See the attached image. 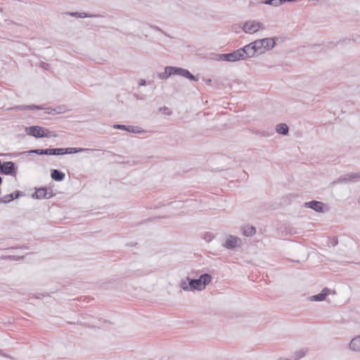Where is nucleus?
<instances>
[{
  "mask_svg": "<svg viewBox=\"0 0 360 360\" xmlns=\"http://www.w3.org/2000/svg\"><path fill=\"white\" fill-rule=\"evenodd\" d=\"M172 75H180L192 82H198L199 80L198 76L193 75L188 70L174 66H166L165 72L158 73V77L160 79L165 80Z\"/></svg>",
  "mask_w": 360,
  "mask_h": 360,
  "instance_id": "1",
  "label": "nucleus"
},
{
  "mask_svg": "<svg viewBox=\"0 0 360 360\" xmlns=\"http://www.w3.org/2000/svg\"><path fill=\"white\" fill-rule=\"evenodd\" d=\"M186 280L189 281L191 291H201L204 290L206 285L211 282L212 276L210 274L205 273L200 275L198 278H191L188 276H187Z\"/></svg>",
  "mask_w": 360,
  "mask_h": 360,
  "instance_id": "2",
  "label": "nucleus"
},
{
  "mask_svg": "<svg viewBox=\"0 0 360 360\" xmlns=\"http://www.w3.org/2000/svg\"><path fill=\"white\" fill-rule=\"evenodd\" d=\"M25 132L27 135L37 139L51 138L56 136V134L53 131H51L46 128H44L38 125L27 127L25 128Z\"/></svg>",
  "mask_w": 360,
  "mask_h": 360,
  "instance_id": "3",
  "label": "nucleus"
},
{
  "mask_svg": "<svg viewBox=\"0 0 360 360\" xmlns=\"http://www.w3.org/2000/svg\"><path fill=\"white\" fill-rule=\"evenodd\" d=\"M25 154H36L39 155H60V148H37L32 149L27 151L8 153L7 155L13 158L18 157Z\"/></svg>",
  "mask_w": 360,
  "mask_h": 360,
  "instance_id": "4",
  "label": "nucleus"
},
{
  "mask_svg": "<svg viewBox=\"0 0 360 360\" xmlns=\"http://www.w3.org/2000/svg\"><path fill=\"white\" fill-rule=\"evenodd\" d=\"M257 44V40H255L244 46L243 47L240 48V51L243 55V60L253 57H257L261 55Z\"/></svg>",
  "mask_w": 360,
  "mask_h": 360,
  "instance_id": "5",
  "label": "nucleus"
},
{
  "mask_svg": "<svg viewBox=\"0 0 360 360\" xmlns=\"http://www.w3.org/2000/svg\"><path fill=\"white\" fill-rule=\"evenodd\" d=\"M18 168L12 161L2 162L0 160V174L6 176H15Z\"/></svg>",
  "mask_w": 360,
  "mask_h": 360,
  "instance_id": "6",
  "label": "nucleus"
},
{
  "mask_svg": "<svg viewBox=\"0 0 360 360\" xmlns=\"http://www.w3.org/2000/svg\"><path fill=\"white\" fill-rule=\"evenodd\" d=\"M257 46L259 50L260 54L271 50L276 46V41L274 38H264L262 39H257Z\"/></svg>",
  "mask_w": 360,
  "mask_h": 360,
  "instance_id": "7",
  "label": "nucleus"
},
{
  "mask_svg": "<svg viewBox=\"0 0 360 360\" xmlns=\"http://www.w3.org/2000/svg\"><path fill=\"white\" fill-rule=\"evenodd\" d=\"M360 180V172H352L347 173L343 176H340L337 179L334 180L332 184H347V183H354L357 182Z\"/></svg>",
  "mask_w": 360,
  "mask_h": 360,
  "instance_id": "8",
  "label": "nucleus"
},
{
  "mask_svg": "<svg viewBox=\"0 0 360 360\" xmlns=\"http://www.w3.org/2000/svg\"><path fill=\"white\" fill-rule=\"evenodd\" d=\"M218 57L220 60L228 62H236L243 60V55L240 49L231 53L219 54Z\"/></svg>",
  "mask_w": 360,
  "mask_h": 360,
  "instance_id": "9",
  "label": "nucleus"
},
{
  "mask_svg": "<svg viewBox=\"0 0 360 360\" xmlns=\"http://www.w3.org/2000/svg\"><path fill=\"white\" fill-rule=\"evenodd\" d=\"M55 194L53 193L52 190L46 187L36 188L35 192L32 194V197L34 199H50Z\"/></svg>",
  "mask_w": 360,
  "mask_h": 360,
  "instance_id": "10",
  "label": "nucleus"
},
{
  "mask_svg": "<svg viewBox=\"0 0 360 360\" xmlns=\"http://www.w3.org/2000/svg\"><path fill=\"white\" fill-rule=\"evenodd\" d=\"M263 28V24L259 22H256L255 20H249L243 24V30L245 33H255L259 29Z\"/></svg>",
  "mask_w": 360,
  "mask_h": 360,
  "instance_id": "11",
  "label": "nucleus"
},
{
  "mask_svg": "<svg viewBox=\"0 0 360 360\" xmlns=\"http://www.w3.org/2000/svg\"><path fill=\"white\" fill-rule=\"evenodd\" d=\"M98 150L94 148H60V155L68 154H75L81 152H86L87 153Z\"/></svg>",
  "mask_w": 360,
  "mask_h": 360,
  "instance_id": "12",
  "label": "nucleus"
},
{
  "mask_svg": "<svg viewBox=\"0 0 360 360\" xmlns=\"http://www.w3.org/2000/svg\"><path fill=\"white\" fill-rule=\"evenodd\" d=\"M304 207L306 208L311 209L319 213H323L325 212L324 204L321 201H317L315 200L305 202L304 203Z\"/></svg>",
  "mask_w": 360,
  "mask_h": 360,
  "instance_id": "13",
  "label": "nucleus"
},
{
  "mask_svg": "<svg viewBox=\"0 0 360 360\" xmlns=\"http://www.w3.org/2000/svg\"><path fill=\"white\" fill-rule=\"evenodd\" d=\"M115 129H121V130H125L128 132L133 133V134H143L144 132V130L141 129L139 127L137 126H131V125H124V124H117L114 125Z\"/></svg>",
  "mask_w": 360,
  "mask_h": 360,
  "instance_id": "14",
  "label": "nucleus"
},
{
  "mask_svg": "<svg viewBox=\"0 0 360 360\" xmlns=\"http://www.w3.org/2000/svg\"><path fill=\"white\" fill-rule=\"evenodd\" d=\"M240 239L239 238L229 235L223 246L228 250H233L240 245Z\"/></svg>",
  "mask_w": 360,
  "mask_h": 360,
  "instance_id": "15",
  "label": "nucleus"
},
{
  "mask_svg": "<svg viewBox=\"0 0 360 360\" xmlns=\"http://www.w3.org/2000/svg\"><path fill=\"white\" fill-rule=\"evenodd\" d=\"M44 107L43 105H15L13 107L9 108L7 110H19V111H23V110H44Z\"/></svg>",
  "mask_w": 360,
  "mask_h": 360,
  "instance_id": "16",
  "label": "nucleus"
},
{
  "mask_svg": "<svg viewBox=\"0 0 360 360\" xmlns=\"http://www.w3.org/2000/svg\"><path fill=\"white\" fill-rule=\"evenodd\" d=\"M330 294V289L324 288L321 292L311 297V300L314 302H322L326 300V297Z\"/></svg>",
  "mask_w": 360,
  "mask_h": 360,
  "instance_id": "17",
  "label": "nucleus"
},
{
  "mask_svg": "<svg viewBox=\"0 0 360 360\" xmlns=\"http://www.w3.org/2000/svg\"><path fill=\"white\" fill-rule=\"evenodd\" d=\"M243 234L246 237H252L256 233V228L250 224H245L241 226Z\"/></svg>",
  "mask_w": 360,
  "mask_h": 360,
  "instance_id": "18",
  "label": "nucleus"
},
{
  "mask_svg": "<svg viewBox=\"0 0 360 360\" xmlns=\"http://www.w3.org/2000/svg\"><path fill=\"white\" fill-rule=\"evenodd\" d=\"M51 176L54 181H62L65 178V174L59 169H53L51 170Z\"/></svg>",
  "mask_w": 360,
  "mask_h": 360,
  "instance_id": "19",
  "label": "nucleus"
},
{
  "mask_svg": "<svg viewBox=\"0 0 360 360\" xmlns=\"http://www.w3.org/2000/svg\"><path fill=\"white\" fill-rule=\"evenodd\" d=\"M349 348L353 351H360V336L355 337L350 341Z\"/></svg>",
  "mask_w": 360,
  "mask_h": 360,
  "instance_id": "20",
  "label": "nucleus"
},
{
  "mask_svg": "<svg viewBox=\"0 0 360 360\" xmlns=\"http://www.w3.org/2000/svg\"><path fill=\"white\" fill-rule=\"evenodd\" d=\"M276 131L278 134L282 135H287L289 131L288 126L285 123H280L276 125Z\"/></svg>",
  "mask_w": 360,
  "mask_h": 360,
  "instance_id": "21",
  "label": "nucleus"
},
{
  "mask_svg": "<svg viewBox=\"0 0 360 360\" xmlns=\"http://www.w3.org/2000/svg\"><path fill=\"white\" fill-rule=\"evenodd\" d=\"M67 14L77 18H89L92 16V15L84 12H70Z\"/></svg>",
  "mask_w": 360,
  "mask_h": 360,
  "instance_id": "22",
  "label": "nucleus"
},
{
  "mask_svg": "<svg viewBox=\"0 0 360 360\" xmlns=\"http://www.w3.org/2000/svg\"><path fill=\"white\" fill-rule=\"evenodd\" d=\"M14 200V198L11 193L7 194L1 198H0V204L1 203H8Z\"/></svg>",
  "mask_w": 360,
  "mask_h": 360,
  "instance_id": "23",
  "label": "nucleus"
},
{
  "mask_svg": "<svg viewBox=\"0 0 360 360\" xmlns=\"http://www.w3.org/2000/svg\"><path fill=\"white\" fill-rule=\"evenodd\" d=\"M262 3L266 5L278 6L281 5V0H263Z\"/></svg>",
  "mask_w": 360,
  "mask_h": 360,
  "instance_id": "24",
  "label": "nucleus"
},
{
  "mask_svg": "<svg viewBox=\"0 0 360 360\" xmlns=\"http://www.w3.org/2000/svg\"><path fill=\"white\" fill-rule=\"evenodd\" d=\"M180 287L184 290V291H191L190 290V285H189V281L186 280H181L180 283Z\"/></svg>",
  "mask_w": 360,
  "mask_h": 360,
  "instance_id": "25",
  "label": "nucleus"
},
{
  "mask_svg": "<svg viewBox=\"0 0 360 360\" xmlns=\"http://www.w3.org/2000/svg\"><path fill=\"white\" fill-rule=\"evenodd\" d=\"M306 354L307 350L302 349L295 352V356L297 359H300L301 358H303L306 355Z\"/></svg>",
  "mask_w": 360,
  "mask_h": 360,
  "instance_id": "26",
  "label": "nucleus"
},
{
  "mask_svg": "<svg viewBox=\"0 0 360 360\" xmlns=\"http://www.w3.org/2000/svg\"><path fill=\"white\" fill-rule=\"evenodd\" d=\"M56 110H57V113L62 114L67 111V108L65 105H58L56 107Z\"/></svg>",
  "mask_w": 360,
  "mask_h": 360,
  "instance_id": "27",
  "label": "nucleus"
},
{
  "mask_svg": "<svg viewBox=\"0 0 360 360\" xmlns=\"http://www.w3.org/2000/svg\"><path fill=\"white\" fill-rule=\"evenodd\" d=\"M15 199H18L20 196H22L24 195V193L20 191H15L13 193H11Z\"/></svg>",
  "mask_w": 360,
  "mask_h": 360,
  "instance_id": "28",
  "label": "nucleus"
},
{
  "mask_svg": "<svg viewBox=\"0 0 360 360\" xmlns=\"http://www.w3.org/2000/svg\"><path fill=\"white\" fill-rule=\"evenodd\" d=\"M8 258L11 259H13V260H20V259H22L24 258V257H20V256H16V255H11V256H8Z\"/></svg>",
  "mask_w": 360,
  "mask_h": 360,
  "instance_id": "29",
  "label": "nucleus"
},
{
  "mask_svg": "<svg viewBox=\"0 0 360 360\" xmlns=\"http://www.w3.org/2000/svg\"><path fill=\"white\" fill-rule=\"evenodd\" d=\"M52 108H53L48 107V108H44V110H45L46 113L51 115V114H52Z\"/></svg>",
  "mask_w": 360,
  "mask_h": 360,
  "instance_id": "30",
  "label": "nucleus"
},
{
  "mask_svg": "<svg viewBox=\"0 0 360 360\" xmlns=\"http://www.w3.org/2000/svg\"><path fill=\"white\" fill-rule=\"evenodd\" d=\"M139 84L140 86H145L146 85V81L143 79H141L139 81Z\"/></svg>",
  "mask_w": 360,
  "mask_h": 360,
  "instance_id": "31",
  "label": "nucleus"
},
{
  "mask_svg": "<svg viewBox=\"0 0 360 360\" xmlns=\"http://www.w3.org/2000/svg\"><path fill=\"white\" fill-rule=\"evenodd\" d=\"M150 27L153 28V30L158 31V32H162V30L160 27H158V26L151 25Z\"/></svg>",
  "mask_w": 360,
  "mask_h": 360,
  "instance_id": "32",
  "label": "nucleus"
},
{
  "mask_svg": "<svg viewBox=\"0 0 360 360\" xmlns=\"http://www.w3.org/2000/svg\"><path fill=\"white\" fill-rule=\"evenodd\" d=\"M204 82H205V84H206L207 85H211V84H212V79H204Z\"/></svg>",
  "mask_w": 360,
  "mask_h": 360,
  "instance_id": "33",
  "label": "nucleus"
},
{
  "mask_svg": "<svg viewBox=\"0 0 360 360\" xmlns=\"http://www.w3.org/2000/svg\"><path fill=\"white\" fill-rule=\"evenodd\" d=\"M207 237H205V240H207V241H210V240H212L213 237H212V236H211V235H210V234H208V233H207Z\"/></svg>",
  "mask_w": 360,
  "mask_h": 360,
  "instance_id": "34",
  "label": "nucleus"
},
{
  "mask_svg": "<svg viewBox=\"0 0 360 360\" xmlns=\"http://www.w3.org/2000/svg\"><path fill=\"white\" fill-rule=\"evenodd\" d=\"M52 114L53 115H58V113H57V110H56V108H52Z\"/></svg>",
  "mask_w": 360,
  "mask_h": 360,
  "instance_id": "35",
  "label": "nucleus"
},
{
  "mask_svg": "<svg viewBox=\"0 0 360 360\" xmlns=\"http://www.w3.org/2000/svg\"><path fill=\"white\" fill-rule=\"evenodd\" d=\"M0 355L1 356H6V355H5L4 354H3V352L1 349H0Z\"/></svg>",
  "mask_w": 360,
  "mask_h": 360,
  "instance_id": "36",
  "label": "nucleus"
},
{
  "mask_svg": "<svg viewBox=\"0 0 360 360\" xmlns=\"http://www.w3.org/2000/svg\"><path fill=\"white\" fill-rule=\"evenodd\" d=\"M46 66H48L49 65H48V64H46V63H43L41 66H42L43 68H46Z\"/></svg>",
  "mask_w": 360,
  "mask_h": 360,
  "instance_id": "37",
  "label": "nucleus"
},
{
  "mask_svg": "<svg viewBox=\"0 0 360 360\" xmlns=\"http://www.w3.org/2000/svg\"><path fill=\"white\" fill-rule=\"evenodd\" d=\"M150 220H152V219H146V220L143 221L141 222V224H143V223H145L146 221H150Z\"/></svg>",
  "mask_w": 360,
  "mask_h": 360,
  "instance_id": "38",
  "label": "nucleus"
},
{
  "mask_svg": "<svg viewBox=\"0 0 360 360\" xmlns=\"http://www.w3.org/2000/svg\"><path fill=\"white\" fill-rule=\"evenodd\" d=\"M333 243H334L333 245H335L338 243V241L337 240L336 241H333Z\"/></svg>",
  "mask_w": 360,
  "mask_h": 360,
  "instance_id": "39",
  "label": "nucleus"
},
{
  "mask_svg": "<svg viewBox=\"0 0 360 360\" xmlns=\"http://www.w3.org/2000/svg\"><path fill=\"white\" fill-rule=\"evenodd\" d=\"M278 360H283L281 358H279ZM285 360H288V359H285Z\"/></svg>",
  "mask_w": 360,
  "mask_h": 360,
  "instance_id": "40",
  "label": "nucleus"
}]
</instances>
